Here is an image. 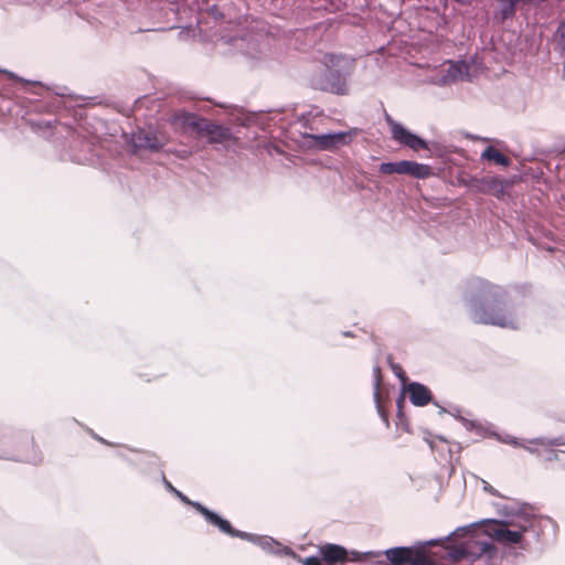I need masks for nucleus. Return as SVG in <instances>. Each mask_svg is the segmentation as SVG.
Here are the masks:
<instances>
[{"instance_id":"9","label":"nucleus","mask_w":565,"mask_h":565,"mask_svg":"<svg viewBox=\"0 0 565 565\" xmlns=\"http://www.w3.org/2000/svg\"><path fill=\"white\" fill-rule=\"evenodd\" d=\"M200 134L206 136L211 142H221L227 138V130L217 125L199 124Z\"/></svg>"},{"instance_id":"15","label":"nucleus","mask_w":565,"mask_h":565,"mask_svg":"<svg viewBox=\"0 0 565 565\" xmlns=\"http://www.w3.org/2000/svg\"><path fill=\"white\" fill-rule=\"evenodd\" d=\"M505 443L514 445V446H521V444H519L518 440L515 438H513V437L507 439ZM522 447L525 448L526 450L531 451V452L535 451L532 447H530L527 445L522 444Z\"/></svg>"},{"instance_id":"4","label":"nucleus","mask_w":565,"mask_h":565,"mask_svg":"<svg viewBox=\"0 0 565 565\" xmlns=\"http://www.w3.org/2000/svg\"><path fill=\"white\" fill-rule=\"evenodd\" d=\"M443 75L434 81L438 85H448L468 76V65L465 62H447L443 65Z\"/></svg>"},{"instance_id":"12","label":"nucleus","mask_w":565,"mask_h":565,"mask_svg":"<svg viewBox=\"0 0 565 565\" xmlns=\"http://www.w3.org/2000/svg\"><path fill=\"white\" fill-rule=\"evenodd\" d=\"M374 401L376 404V408L379 412V415L381 418L385 422L386 425H388V418L386 413L384 412L382 405H381V398H380V382H381V371L379 366L374 367Z\"/></svg>"},{"instance_id":"14","label":"nucleus","mask_w":565,"mask_h":565,"mask_svg":"<svg viewBox=\"0 0 565 565\" xmlns=\"http://www.w3.org/2000/svg\"><path fill=\"white\" fill-rule=\"evenodd\" d=\"M399 169H401V161H398V162H384V163H382L380 166V171L383 174H393V173L399 174Z\"/></svg>"},{"instance_id":"13","label":"nucleus","mask_w":565,"mask_h":565,"mask_svg":"<svg viewBox=\"0 0 565 565\" xmlns=\"http://www.w3.org/2000/svg\"><path fill=\"white\" fill-rule=\"evenodd\" d=\"M481 159L493 161L495 164L507 167L510 163V160L508 157L502 154L500 151H498L493 147H488L483 150L481 153Z\"/></svg>"},{"instance_id":"2","label":"nucleus","mask_w":565,"mask_h":565,"mask_svg":"<svg viewBox=\"0 0 565 565\" xmlns=\"http://www.w3.org/2000/svg\"><path fill=\"white\" fill-rule=\"evenodd\" d=\"M353 71L354 60L340 54H324L320 61V90L341 96L348 95Z\"/></svg>"},{"instance_id":"1","label":"nucleus","mask_w":565,"mask_h":565,"mask_svg":"<svg viewBox=\"0 0 565 565\" xmlns=\"http://www.w3.org/2000/svg\"><path fill=\"white\" fill-rule=\"evenodd\" d=\"M465 298L476 323L519 328V319L508 309L507 295L501 287L473 278L467 284Z\"/></svg>"},{"instance_id":"11","label":"nucleus","mask_w":565,"mask_h":565,"mask_svg":"<svg viewBox=\"0 0 565 565\" xmlns=\"http://www.w3.org/2000/svg\"><path fill=\"white\" fill-rule=\"evenodd\" d=\"M387 558L396 565H402L411 562L412 552L406 547H394L385 552Z\"/></svg>"},{"instance_id":"17","label":"nucleus","mask_w":565,"mask_h":565,"mask_svg":"<svg viewBox=\"0 0 565 565\" xmlns=\"http://www.w3.org/2000/svg\"><path fill=\"white\" fill-rule=\"evenodd\" d=\"M557 34L565 41V22L558 26Z\"/></svg>"},{"instance_id":"10","label":"nucleus","mask_w":565,"mask_h":565,"mask_svg":"<svg viewBox=\"0 0 565 565\" xmlns=\"http://www.w3.org/2000/svg\"><path fill=\"white\" fill-rule=\"evenodd\" d=\"M200 512L210 523L217 526L222 532L228 535H236V532L234 531V529L232 527L231 523L227 520L221 518L220 515L207 510L206 508H200Z\"/></svg>"},{"instance_id":"19","label":"nucleus","mask_w":565,"mask_h":565,"mask_svg":"<svg viewBox=\"0 0 565 565\" xmlns=\"http://www.w3.org/2000/svg\"><path fill=\"white\" fill-rule=\"evenodd\" d=\"M548 445L561 446V445H565V441H562L561 439L556 438V439H553L552 441H550Z\"/></svg>"},{"instance_id":"20","label":"nucleus","mask_w":565,"mask_h":565,"mask_svg":"<svg viewBox=\"0 0 565 565\" xmlns=\"http://www.w3.org/2000/svg\"><path fill=\"white\" fill-rule=\"evenodd\" d=\"M530 444L546 445L544 439H535V440L530 441Z\"/></svg>"},{"instance_id":"18","label":"nucleus","mask_w":565,"mask_h":565,"mask_svg":"<svg viewBox=\"0 0 565 565\" xmlns=\"http://www.w3.org/2000/svg\"><path fill=\"white\" fill-rule=\"evenodd\" d=\"M303 565H318V558L317 557H309L303 562Z\"/></svg>"},{"instance_id":"7","label":"nucleus","mask_w":565,"mask_h":565,"mask_svg":"<svg viewBox=\"0 0 565 565\" xmlns=\"http://www.w3.org/2000/svg\"><path fill=\"white\" fill-rule=\"evenodd\" d=\"M431 173L430 167L415 161L402 160L399 174L411 175L417 179H425Z\"/></svg>"},{"instance_id":"16","label":"nucleus","mask_w":565,"mask_h":565,"mask_svg":"<svg viewBox=\"0 0 565 565\" xmlns=\"http://www.w3.org/2000/svg\"><path fill=\"white\" fill-rule=\"evenodd\" d=\"M555 459L562 461L565 465V451L559 450L555 454Z\"/></svg>"},{"instance_id":"5","label":"nucleus","mask_w":565,"mask_h":565,"mask_svg":"<svg viewBox=\"0 0 565 565\" xmlns=\"http://www.w3.org/2000/svg\"><path fill=\"white\" fill-rule=\"evenodd\" d=\"M347 559V551L335 544L320 545V565H333Z\"/></svg>"},{"instance_id":"3","label":"nucleus","mask_w":565,"mask_h":565,"mask_svg":"<svg viewBox=\"0 0 565 565\" xmlns=\"http://www.w3.org/2000/svg\"><path fill=\"white\" fill-rule=\"evenodd\" d=\"M390 124L393 138L401 145H404L415 151L428 148L425 140L408 131L401 124L393 120H390Z\"/></svg>"},{"instance_id":"8","label":"nucleus","mask_w":565,"mask_h":565,"mask_svg":"<svg viewBox=\"0 0 565 565\" xmlns=\"http://www.w3.org/2000/svg\"><path fill=\"white\" fill-rule=\"evenodd\" d=\"M407 392L411 402L416 406H425L431 398L429 390L419 383H411L407 387Z\"/></svg>"},{"instance_id":"22","label":"nucleus","mask_w":565,"mask_h":565,"mask_svg":"<svg viewBox=\"0 0 565 565\" xmlns=\"http://www.w3.org/2000/svg\"><path fill=\"white\" fill-rule=\"evenodd\" d=\"M149 147H150L151 149H157V148H158V146H157V145H149Z\"/></svg>"},{"instance_id":"21","label":"nucleus","mask_w":565,"mask_h":565,"mask_svg":"<svg viewBox=\"0 0 565 565\" xmlns=\"http://www.w3.org/2000/svg\"><path fill=\"white\" fill-rule=\"evenodd\" d=\"M484 489H486L487 491H489V492L493 493V490H492V488H491V487L484 486Z\"/></svg>"},{"instance_id":"6","label":"nucleus","mask_w":565,"mask_h":565,"mask_svg":"<svg viewBox=\"0 0 565 565\" xmlns=\"http://www.w3.org/2000/svg\"><path fill=\"white\" fill-rule=\"evenodd\" d=\"M350 140V132L320 134V150L337 149L347 145Z\"/></svg>"}]
</instances>
